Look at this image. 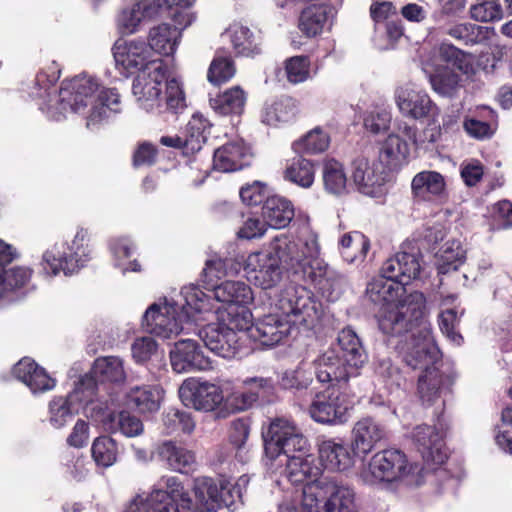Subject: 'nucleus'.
<instances>
[{
	"instance_id": "nucleus-1",
	"label": "nucleus",
	"mask_w": 512,
	"mask_h": 512,
	"mask_svg": "<svg viewBox=\"0 0 512 512\" xmlns=\"http://www.w3.org/2000/svg\"><path fill=\"white\" fill-rule=\"evenodd\" d=\"M366 293L372 302L380 305L377 316L380 330L390 336H402L396 348L405 363L413 369H424L418 380L421 400L427 405L435 403L450 385V379L435 365L439 350L430 324L423 318V293L414 291L405 295V285L382 272L368 283Z\"/></svg>"
},
{
	"instance_id": "nucleus-2",
	"label": "nucleus",
	"mask_w": 512,
	"mask_h": 512,
	"mask_svg": "<svg viewBox=\"0 0 512 512\" xmlns=\"http://www.w3.org/2000/svg\"><path fill=\"white\" fill-rule=\"evenodd\" d=\"M56 62L41 68L36 75L37 105L48 118L59 121L68 111L82 115L86 127L98 128L111 115L122 111L121 96L115 88H104L90 75L81 74L62 81L58 95L52 94L53 85L59 79Z\"/></svg>"
},
{
	"instance_id": "nucleus-3",
	"label": "nucleus",
	"mask_w": 512,
	"mask_h": 512,
	"mask_svg": "<svg viewBox=\"0 0 512 512\" xmlns=\"http://www.w3.org/2000/svg\"><path fill=\"white\" fill-rule=\"evenodd\" d=\"M319 311L309 290L301 285L285 286L275 302V312L252 322L246 331L248 338L263 346L273 347L286 341L297 327L312 329L319 320Z\"/></svg>"
},
{
	"instance_id": "nucleus-4",
	"label": "nucleus",
	"mask_w": 512,
	"mask_h": 512,
	"mask_svg": "<svg viewBox=\"0 0 512 512\" xmlns=\"http://www.w3.org/2000/svg\"><path fill=\"white\" fill-rule=\"evenodd\" d=\"M265 454L272 467L283 468V474L292 484L320 481L321 469L316 464L308 439L290 420L277 418L269 426L265 439Z\"/></svg>"
},
{
	"instance_id": "nucleus-5",
	"label": "nucleus",
	"mask_w": 512,
	"mask_h": 512,
	"mask_svg": "<svg viewBox=\"0 0 512 512\" xmlns=\"http://www.w3.org/2000/svg\"><path fill=\"white\" fill-rule=\"evenodd\" d=\"M132 94L137 107L150 114L178 113L186 107L182 82L167 77L164 62H154L150 69L139 72L132 83Z\"/></svg>"
},
{
	"instance_id": "nucleus-6",
	"label": "nucleus",
	"mask_w": 512,
	"mask_h": 512,
	"mask_svg": "<svg viewBox=\"0 0 512 512\" xmlns=\"http://www.w3.org/2000/svg\"><path fill=\"white\" fill-rule=\"evenodd\" d=\"M278 512H358L353 487L330 478L314 481L301 492L287 494Z\"/></svg>"
},
{
	"instance_id": "nucleus-7",
	"label": "nucleus",
	"mask_w": 512,
	"mask_h": 512,
	"mask_svg": "<svg viewBox=\"0 0 512 512\" xmlns=\"http://www.w3.org/2000/svg\"><path fill=\"white\" fill-rule=\"evenodd\" d=\"M268 249L294 273H303L313 282L321 283L329 273V266L320 258L318 235L306 228L298 234H281L275 237Z\"/></svg>"
},
{
	"instance_id": "nucleus-8",
	"label": "nucleus",
	"mask_w": 512,
	"mask_h": 512,
	"mask_svg": "<svg viewBox=\"0 0 512 512\" xmlns=\"http://www.w3.org/2000/svg\"><path fill=\"white\" fill-rule=\"evenodd\" d=\"M250 317L249 310L227 313L218 311L214 320L192 331L209 350L223 358H232L245 345Z\"/></svg>"
},
{
	"instance_id": "nucleus-9",
	"label": "nucleus",
	"mask_w": 512,
	"mask_h": 512,
	"mask_svg": "<svg viewBox=\"0 0 512 512\" xmlns=\"http://www.w3.org/2000/svg\"><path fill=\"white\" fill-rule=\"evenodd\" d=\"M88 239V230L79 227L71 243L55 244L47 249L39 263V274L48 278L60 272L66 276L79 272L92 259Z\"/></svg>"
},
{
	"instance_id": "nucleus-10",
	"label": "nucleus",
	"mask_w": 512,
	"mask_h": 512,
	"mask_svg": "<svg viewBox=\"0 0 512 512\" xmlns=\"http://www.w3.org/2000/svg\"><path fill=\"white\" fill-rule=\"evenodd\" d=\"M423 478V468L417 463H409L406 455L396 449L374 454L365 472V479L370 484L401 482L407 486H419Z\"/></svg>"
},
{
	"instance_id": "nucleus-11",
	"label": "nucleus",
	"mask_w": 512,
	"mask_h": 512,
	"mask_svg": "<svg viewBox=\"0 0 512 512\" xmlns=\"http://www.w3.org/2000/svg\"><path fill=\"white\" fill-rule=\"evenodd\" d=\"M177 500L180 501L182 510L193 506V499L179 479L164 476L151 492L135 495L129 501L125 512H179Z\"/></svg>"
},
{
	"instance_id": "nucleus-12",
	"label": "nucleus",
	"mask_w": 512,
	"mask_h": 512,
	"mask_svg": "<svg viewBox=\"0 0 512 512\" xmlns=\"http://www.w3.org/2000/svg\"><path fill=\"white\" fill-rule=\"evenodd\" d=\"M179 304L167 298L151 304L143 315L144 329L159 338L170 339L181 332H187L185 318L178 310Z\"/></svg>"
},
{
	"instance_id": "nucleus-13",
	"label": "nucleus",
	"mask_w": 512,
	"mask_h": 512,
	"mask_svg": "<svg viewBox=\"0 0 512 512\" xmlns=\"http://www.w3.org/2000/svg\"><path fill=\"white\" fill-rule=\"evenodd\" d=\"M352 407L353 403L348 394L329 387L314 396L308 413L319 424L340 425L347 422Z\"/></svg>"
},
{
	"instance_id": "nucleus-14",
	"label": "nucleus",
	"mask_w": 512,
	"mask_h": 512,
	"mask_svg": "<svg viewBox=\"0 0 512 512\" xmlns=\"http://www.w3.org/2000/svg\"><path fill=\"white\" fill-rule=\"evenodd\" d=\"M95 385L91 378L82 377L66 398L56 397L49 405L50 422L55 428H62L81 409L94 404Z\"/></svg>"
},
{
	"instance_id": "nucleus-15",
	"label": "nucleus",
	"mask_w": 512,
	"mask_h": 512,
	"mask_svg": "<svg viewBox=\"0 0 512 512\" xmlns=\"http://www.w3.org/2000/svg\"><path fill=\"white\" fill-rule=\"evenodd\" d=\"M394 101L404 117L414 120L430 119L435 123L440 114L427 92L413 83L398 86L394 92Z\"/></svg>"
},
{
	"instance_id": "nucleus-16",
	"label": "nucleus",
	"mask_w": 512,
	"mask_h": 512,
	"mask_svg": "<svg viewBox=\"0 0 512 512\" xmlns=\"http://www.w3.org/2000/svg\"><path fill=\"white\" fill-rule=\"evenodd\" d=\"M247 280L261 289L277 286L283 276L279 259L268 248L250 253L244 262Z\"/></svg>"
},
{
	"instance_id": "nucleus-17",
	"label": "nucleus",
	"mask_w": 512,
	"mask_h": 512,
	"mask_svg": "<svg viewBox=\"0 0 512 512\" xmlns=\"http://www.w3.org/2000/svg\"><path fill=\"white\" fill-rule=\"evenodd\" d=\"M181 297V313L185 318L187 333L203 322L214 320L218 311H221L220 307H215L214 300L194 284L184 286Z\"/></svg>"
},
{
	"instance_id": "nucleus-18",
	"label": "nucleus",
	"mask_w": 512,
	"mask_h": 512,
	"mask_svg": "<svg viewBox=\"0 0 512 512\" xmlns=\"http://www.w3.org/2000/svg\"><path fill=\"white\" fill-rule=\"evenodd\" d=\"M116 67L121 73L130 74L136 70L150 69L154 62H164L154 57L147 43L140 40H117L112 48Z\"/></svg>"
},
{
	"instance_id": "nucleus-19",
	"label": "nucleus",
	"mask_w": 512,
	"mask_h": 512,
	"mask_svg": "<svg viewBox=\"0 0 512 512\" xmlns=\"http://www.w3.org/2000/svg\"><path fill=\"white\" fill-rule=\"evenodd\" d=\"M179 397L186 407L203 412L214 411L224 400L220 386L196 378H188L181 384Z\"/></svg>"
},
{
	"instance_id": "nucleus-20",
	"label": "nucleus",
	"mask_w": 512,
	"mask_h": 512,
	"mask_svg": "<svg viewBox=\"0 0 512 512\" xmlns=\"http://www.w3.org/2000/svg\"><path fill=\"white\" fill-rule=\"evenodd\" d=\"M225 480L215 481L210 477H198L193 484V506L188 512H215L222 507H232L229 492L225 491Z\"/></svg>"
},
{
	"instance_id": "nucleus-21",
	"label": "nucleus",
	"mask_w": 512,
	"mask_h": 512,
	"mask_svg": "<svg viewBox=\"0 0 512 512\" xmlns=\"http://www.w3.org/2000/svg\"><path fill=\"white\" fill-rule=\"evenodd\" d=\"M411 438L427 465L438 466L446 461L448 454L443 428L427 424L418 425L413 429Z\"/></svg>"
},
{
	"instance_id": "nucleus-22",
	"label": "nucleus",
	"mask_w": 512,
	"mask_h": 512,
	"mask_svg": "<svg viewBox=\"0 0 512 512\" xmlns=\"http://www.w3.org/2000/svg\"><path fill=\"white\" fill-rule=\"evenodd\" d=\"M318 454L321 464L331 472L350 470L355 465L356 457L360 456L354 450L352 442L348 443L340 437L321 439L318 443Z\"/></svg>"
},
{
	"instance_id": "nucleus-23",
	"label": "nucleus",
	"mask_w": 512,
	"mask_h": 512,
	"mask_svg": "<svg viewBox=\"0 0 512 512\" xmlns=\"http://www.w3.org/2000/svg\"><path fill=\"white\" fill-rule=\"evenodd\" d=\"M421 258L422 255L418 248L404 244L400 251L383 263L381 272L383 275L395 278L403 285H407L419 276L422 269Z\"/></svg>"
},
{
	"instance_id": "nucleus-24",
	"label": "nucleus",
	"mask_w": 512,
	"mask_h": 512,
	"mask_svg": "<svg viewBox=\"0 0 512 512\" xmlns=\"http://www.w3.org/2000/svg\"><path fill=\"white\" fill-rule=\"evenodd\" d=\"M315 377L319 383L330 384L331 387L346 383L350 378L357 377L356 371H351L334 349H329L319 355L314 361Z\"/></svg>"
},
{
	"instance_id": "nucleus-25",
	"label": "nucleus",
	"mask_w": 512,
	"mask_h": 512,
	"mask_svg": "<svg viewBox=\"0 0 512 512\" xmlns=\"http://www.w3.org/2000/svg\"><path fill=\"white\" fill-rule=\"evenodd\" d=\"M385 166L376 159L358 158L353 162L352 178L362 194L374 197L385 183Z\"/></svg>"
},
{
	"instance_id": "nucleus-26",
	"label": "nucleus",
	"mask_w": 512,
	"mask_h": 512,
	"mask_svg": "<svg viewBox=\"0 0 512 512\" xmlns=\"http://www.w3.org/2000/svg\"><path fill=\"white\" fill-rule=\"evenodd\" d=\"M170 361L173 370L185 373L194 370H207L211 362L195 340L183 339L178 341L170 351Z\"/></svg>"
},
{
	"instance_id": "nucleus-27",
	"label": "nucleus",
	"mask_w": 512,
	"mask_h": 512,
	"mask_svg": "<svg viewBox=\"0 0 512 512\" xmlns=\"http://www.w3.org/2000/svg\"><path fill=\"white\" fill-rule=\"evenodd\" d=\"M252 153L243 140H233L223 144L214 151L213 169L230 173L249 165Z\"/></svg>"
},
{
	"instance_id": "nucleus-28",
	"label": "nucleus",
	"mask_w": 512,
	"mask_h": 512,
	"mask_svg": "<svg viewBox=\"0 0 512 512\" xmlns=\"http://www.w3.org/2000/svg\"><path fill=\"white\" fill-rule=\"evenodd\" d=\"M351 434L354 450L362 456L368 455L387 435L385 427L371 417L358 420Z\"/></svg>"
},
{
	"instance_id": "nucleus-29",
	"label": "nucleus",
	"mask_w": 512,
	"mask_h": 512,
	"mask_svg": "<svg viewBox=\"0 0 512 512\" xmlns=\"http://www.w3.org/2000/svg\"><path fill=\"white\" fill-rule=\"evenodd\" d=\"M214 300L229 305L223 312H236L246 310L245 306L254 300V294L249 285L242 281H224L214 287Z\"/></svg>"
},
{
	"instance_id": "nucleus-30",
	"label": "nucleus",
	"mask_w": 512,
	"mask_h": 512,
	"mask_svg": "<svg viewBox=\"0 0 512 512\" xmlns=\"http://www.w3.org/2000/svg\"><path fill=\"white\" fill-rule=\"evenodd\" d=\"M158 459L167 468L179 473H188L196 466L195 453L172 441L161 443L156 450Z\"/></svg>"
},
{
	"instance_id": "nucleus-31",
	"label": "nucleus",
	"mask_w": 512,
	"mask_h": 512,
	"mask_svg": "<svg viewBox=\"0 0 512 512\" xmlns=\"http://www.w3.org/2000/svg\"><path fill=\"white\" fill-rule=\"evenodd\" d=\"M413 196L422 201H434L446 196V182L437 171L425 170L417 173L411 182Z\"/></svg>"
},
{
	"instance_id": "nucleus-32",
	"label": "nucleus",
	"mask_w": 512,
	"mask_h": 512,
	"mask_svg": "<svg viewBox=\"0 0 512 512\" xmlns=\"http://www.w3.org/2000/svg\"><path fill=\"white\" fill-rule=\"evenodd\" d=\"M341 351L340 358L347 363L351 371L360 374V369L367 361V355L356 332L350 327L343 328L337 337Z\"/></svg>"
},
{
	"instance_id": "nucleus-33",
	"label": "nucleus",
	"mask_w": 512,
	"mask_h": 512,
	"mask_svg": "<svg viewBox=\"0 0 512 512\" xmlns=\"http://www.w3.org/2000/svg\"><path fill=\"white\" fill-rule=\"evenodd\" d=\"M163 390L157 385L131 387L125 395L126 404L139 413H154L160 409Z\"/></svg>"
},
{
	"instance_id": "nucleus-34",
	"label": "nucleus",
	"mask_w": 512,
	"mask_h": 512,
	"mask_svg": "<svg viewBox=\"0 0 512 512\" xmlns=\"http://www.w3.org/2000/svg\"><path fill=\"white\" fill-rule=\"evenodd\" d=\"M262 217L268 227L282 229L292 221L294 207L285 197L272 195L263 203Z\"/></svg>"
},
{
	"instance_id": "nucleus-35",
	"label": "nucleus",
	"mask_w": 512,
	"mask_h": 512,
	"mask_svg": "<svg viewBox=\"0 0 512 512\" xmlns=\"http://www.w3.org/2000/svg\"><path fill=\"white\" fill-rule=\"evenodd\" d=\"M181 32L166 23L159 24L150 29L148 34V47L151 52L161 56H173L181 41Z\"/></svg>"
},
{
	"instance_id": "nucleus-36",
	"label": "nucleus",
	"mask_w": 512,
	"mask_h": 512,
	"mask_svg": "<svg viewBox=\"0 0 512 512\" xmlns=\"http://www.w3.org/2000/svg\"><path fill=\"white\" fill-rule=\"evenodd\" d=\"M108 246L112 255L113 265L122 274L142 271V266L137 259L129 260L137 250L132 239L126 236L114 237L109 240Z\"/></svg>"
},
{
	"instance_id": "nucleus-37",
	"label": "nucleus",
	"mask_w": 512,
	"mask_h": 512,
	"mask_svg": "<svg viewBox=\"0 0 512 512\" xmlns=\"http://www.w3.org/2000/svg\"><path fill=\"white\" fill-rule=\"evenodd\" d=\"M91 376L85 375L93 380L102 383H122L126 380V370L124 361L118 356L99 357L94 361Z\"/></svg>"
},
{
	"instance_id": "nucleus-38",
	"label": "nucleus",
	"mask_w": 512,
	"mask_h": 512,
	"mask_svg": "<svg viewBox=\"0 0 512 512\" xmlns=\"http://www.w3.org/2000/svg\"><path fill=\"white\" fill-rule=\"evenodd\" d=\"M465 261L466 249L455 239L446 241L434 256V265L440 275L458 270Z\"/></svg>"
},
{
	"instance_id": "nucleus-39",
	"label": "nucleus",
	"mask_w": 512,
	"mask_h": 512,
	"mask_svg": "<svg viewBox=\"0 0 512 512\" xmlns=\"http://www.w3.org/2000/svg\"><path fill=\"white\" fill-rule=\"evenodd\" d=\"M334 17L331 7L325 5H312L304 9L299 18V29L307 37H315L322 33L330 20Z\"/></svg>"
},
{
	"instance_id": "nucleus-40",
	"label": "nucleus",
	"mask_w": 512,
	"mask_h": 512,
	"mask_svg": "<svg viewBox=\"0 0 512 512\" xmlns=\"http://www.w3.org/2000/svg\"><path fill=\"white\" fill-rule=\"evenodd\" d=\"M298 113L297 103L290 97H281L266 103L261 113V121L269 126H278L295 119Z\"/></svg>"
},
{
	"instance_id": "nucleus-41",
	"label": "nucleus",
	"mask_w": 512,
	"mask_h": 512,
	"mask_svg": "<svg viewBox=\"0 0 512 512\" xmlns=\"http://www.w3.org/2000/svg\"><path fill=\"white\" fill-rule=\"evenodd\" d=\"M246 93L240 86H234L210 99V106L215 113L228 115H241L246 103Z\"/></svg>"
},
{
	"instance_id": "nucleus-42",
	"label": "nucleus",
	"mask_w": 512,
	"mask_h": 512,
	"mask_svg": "<svg viewBox=\"0 0 512 512\" xmlns=\"http://www.w3.org/2000/svg\"><path fill=\"white\" fill-rule=\"evenodd\" d=\"M103 423L110 432H119L129 438L137 437L144 432V425L141 419L126 410L108 414L103 419Z\"/></svg>"
},
{
	"instance_id": "nucleus-43",
	"label": "nucleus",
	"mask_w": 512,
	"mask_h": 512,
	"mask_svg": "<svg viewBox=\"0 0 512 512\" xmlns=\"http://www.w3.org/2000/svg\"><path fill=\"white\" fill-rule=\"evenodd\" d=\"M339 247L341 255L346 262L358 263L365 259L370 249V241L361 232L354 231L341 236Z\"/></svg>"
},
{
	"instance_id": "nucleus-44",
	"label": "nucleus",
	"mask_w": 512,
	"mask_h": 512,
	"mask_svg": "<svg viewBox=\"0 0 512 512\" xmlns=\"http://www.w3.org/2000/svg\"><path fill=\"white\" fill-rule=\"evenodd\" d=\"M224 36L229 39L236 54L242 56H253L258 54L259 45L251 30L239 23L228 27Z\"/></svg>"
},
{
	"instance_id": "nucleus-45",
	"label": "nucleus",
	"mask_w": 512,
	"mask_h": 512,
	"mask_svg": "<svg viewBox=\"0 0 512 512\" xmlns=\"http://www.w3.org/2000/svg\"><path fill=\"white\" fill-rule=\"evenodd\" d=\"M408 155V143L399 135L391 133L380 147L378 161L384 166L394 168L406 161Z\"/></svg>"
},
{
	"instance_id": "nucleus-46",
	"label": "nucleus",
	"mask_w": 512,
	"mask_h": 512,
	"mask_svg": "<svg viewBox=\"0 0 512 512\" xmlns=\"http://www.w3.org/2000/svg\"><path fill=\"white\" fill-rule=\"evenodd\" d=\"M284 178L302 188H309L315 180V169L312 161L298 155L287 161Z\"/></svg>"
},
{
	"instance_id": "nucleus-47",
	"label": "nucleus",
	"mask_w": 512,
	"mask_h": 512,
	"mask_svg": "<svg viewBox=\"0 0 512 512\" xmlns=\"http://www.w3.org/2000/svg\"><path fill=\"white\" fill-rule=\"evenodd\" d=\"M330 142L329 133L321 127H315L295 141L292 148L297 154L316 155L325 152Z\"/></svg>"
},
{
	"instance_id": "nucleus-48",
	"label": "nucleus",
	"mask_w": 512,
	"mask_h": 512,
	"mask_svg": "<svg viewBox=\"0 0 512 512\" xmlns=\"http://www.w3.org/2000/svg\"><path fill=\"white\" fill-rule=\"evenodd\" d=\"M323 183L326 192L341 196L347 191V176L342 163L327 159L323 163Z\"/></svg>"
},
{
	"instance_id": "nucleus-49",
	"label": "nucleus",
	"mask_w": 512,
	"mask_h": 512,
	"mask_svg": "<svg viewBox=\"0 0 512 512\" xmlns=\"http://www.w3.org/2000/svg\"><path fill=\"white\" fill-rule=\"evenodd\" d=\"M208 121L199 115H194L188 122L183 137V151L185 154H193L201 150L206 142V129Z\"/></svg>"
},
{
	"instance_id": "nucleus-50",
	"label": "nucleus",
	"mask_w": 512,
	"mask_h": 512,
	"mask_svg": "<svg viewBox=\"0 0 512 512\" xmlns=\"http://www.w3.org/2000/svg\"><path fill=\"white\" fill-rule=\"evenodd\" d=\"M31 272L27 268L14 267L6 269L0 280V297L10 298L11 294H24L23 290L30 281Z\"/></svg>"
},
{
	"instance_id": "nucleus-51",
	"label": "nucleus",
	"mask_w": 512,
	"mask_h": 512,
	"mask_svg": "<svg viewBox=\"0 0 512 512\" xmlns=\"http://www.w3.org/2000/svg\"><path fill=\"white\" fill-rule=\"evenodd\" d=\"M91 453L98 466L108 468L117 461L119 453L117 442L110 436H99L92 443Z\"/></svg>"
},
{
	"instance_id": "nucleus-52",
	"label": "nucleus",
	"mask_w": 512,
	"mask_h": 512,
	"mask_svg": "<svg viewBox=\"0 0 512 512\" xmlns=\"http://www.w3.org/2000/svg\"><path fill=\"white\" fill-rule=\"evenodd\" d=\"M433 90L443 96H452L460 87V77L450 67L443 66L429 73Z\"/></svg>"
},
{
	"instance_id": "nucleus-53",
	"label": "nucleus",
	"mask_w": 512,
	"mask_h": 512,
	"mask_svg": "<svg viewBox=\"0 0 512 512\" xmlns=\"http://www.w3.org/2000/svg\"><path fill=\"white\" fill-rule=\"evenodd\" d=\"M284 71L290 84L297 85L312 78L311 61L308 56H292L285 60Z\"/></svg>"
},
{
	"instance_id": "nucleus-54",
	"label": "nucleus",
	"mask_w": 512,
	"mask_h": 512,
	"mask_svg": "<svg viewBox=\"0 0 512 512\" xmlns=\"http://www.w3.org/2000/svg\"><path fill=\"white\" fill-rule=\"evenodd\" d=\"M312 374L304 363L296 368L284 371L279 379L282 388L288 390H305L312 383Z\"/></svg>"
},
{
	"instance_id": "nucleus-55",
	"label": "nucleus",
	"mask_w": 512,
	"mask_h": 512,
	"mask_svg": "<svg viewBox=\"0 0 512 512\" xmlns=\"http://www.w3.org/2000/svg\"><path fill=\"white\" fill-rule=\"evenodd\" d=\"M235 72L236 69L231 58L217 55L209 66L207 79L211 84L221 85L233 78Z\"/></svg>"
},
{
	"instance_id": "nucleus-56",
	"label": "nucleus",
	"mask_w": 512,
	"mask_h": 512,
	"mask_svg": "<svg viewBox=\"0 0 512 512\" xmlns=\"http://www.w3.org/2000/svg\"><path fill=\"white\" fill-rule=\"evenodd\" d=\"M392 120L391 111L385 107H375L366 113L364 128L372 134H380L388 131Z\"/></svg>"
},
{
	"instance_id": "nucleus-57",
	"label": "nucleus",
	"mask_w": 512,
	"mask_h": 512,
	"mask_svg": "<svg viewBox=\"0 0 512 512\" xmlns=\"http://www.w3.org/2000/svg\"><path fill=\"white\" fill-rule=\"evenodd\" d=\"M463 311L458 312L455 308L445 309L439 316V327L442 333L456 346L463 342V337L456 331L460 316Z\"/></svg>"
},
{
	"instance_id": "nucleus-58",
	"label": "nucleus",
	"mask_w": 512,
	"mask_h": 512,
	"mask_svg": "<svg viewBox=\"0 0 512 512\" xmlns=\"http://www.w3.org/2000/svg\"><path fill=\"white\" fill-rule=\"evenodd\" d=\"M495 441L498 447L504 452L512 454V408L507 407L502 410L501 423L495 435Z\"/></svg>"
},
{
	"instance_id": "nucleus-59",
	"label": "nucleus",
	"mask_w": 512,
	"mask_h": 512,
	"mask_svg": "<svg viewBox=\"0 0 512 512\" xmlns=\"http://www.w3.org/2000/svg\"><path fill=\"white\" fill-rule=\"evenodd\" d=\"M482 27L472 23H458L447 28L446 33L453 39L465 44L478 42Z\"/></svg>"
},
{
	"instance_id": "nucleus-60",
	"label": "nucleus",
	"mask_w": 512,
	"mask_h": 512,
	"mask_svg": "<svg viewBox=\"0 0 512 512\" xmlns=\"http://www.w3.org/2000/svg\"><path fill=\"white\" fill-rule=\"evenodd\" d=\"M471 17L479 22L498 21L503 18V10L495 1H484L473 5L470 9Z\"/></svg>"
},
{
	"instance_id": "nucleus-61",
	"label": "nucleus",
	"mask_w": 512,
	"mask_h": 512,
	"mask_svg": "<svg viewBox=\"0 0 512 512\" xmlns=\"http://www.w3.org/2000/svg\"><path fill=\"white\" fill-rule=\"evenodd\" d=\"M158 345L156 341L149 337H140L135 339L131 346L132 358L138 364L149 361L157 352Z\"/></svg>"
},
{
	"instance_id": "nucleus-62",
	"label": "nucleus",
	"mask_w": 512,
	"mask_h": 512,
	"mask_svg": "<svg viewBox=\"0 0 512 512\" xmlns=\"http://www.w3.org/2000/svg\"><path fill=\"white\" fill-rule=\"evenodd\" d=\"M267 225L264 220L257 216H247L243 224L237 231L238 238L241 239H254L262 237L267 231Z\"/></svg>"
},
{
	"instance_id": "nucleus-63",
	"label": "nucleus",
	"mask_w": 512,
	"mask_h": 512,
	"mask_svg": "<svg viewBox=\"0 0 512 512\" xmlns=\"http://www.w3.org/2000/svg\"><path fill=\"white\" fill-rule=\"evenodd\" d=\"M463 127L470 137L478 140L490 138L494 133V129L489 123L478 120L473 116H467L465 118Z\"/></svg>"
},
{
	"instance_id": "nucleus-64",
	"label": "nucleus",
	"mask_w": 512,
	"mask_h": 512,
	"mask_svg": "<svg viewBox=\"0 0 512 512\" xmlns=\"http://www.w3.org/2000/svg\"><path fill=\"white\" fill-rule=\"evenodd\" d=\"M266 185L262 182L255 181L240 189L239 195L243 203L247 205H257L264 200Z\"/></svg>"
}]
</instances>
